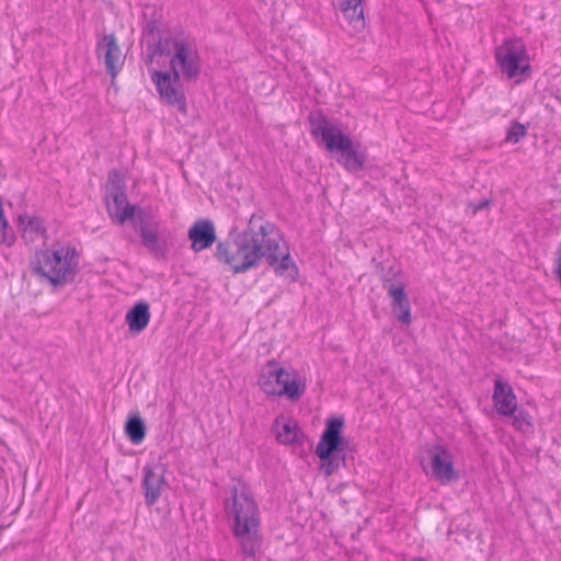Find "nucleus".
<instances>
[{"label": "nucleus", "mask_w": 561, "mask_h": 561, "mask_svg": "<svg viewBox=\"0 0 561 561\" xmlns=\"http://www.w3.org/2000/svg\"><path fill=\"white\" fill-rule=\"evenodd\" d=\"M345 421L342 415L329 417L316 448L320 463L319 470L324 477L332 476L345 462L346 440L343 436Z\"/></svg>", "instance_id": "obj_5"}, {"label": "nucleus", "mask_w": 561, "mask_h": 561, "mask_svg": "<svg viewBox=\"0 0 561 561\" xmlns=\"http://www.w3.org/2000/svg\"><path fill=\"white\" fill-rule=\"evenodd\" d=\"M18 221L24 230V238L27 231L34 232L36 234H44L46 232L43 219L37 216H28L27 214H22L19 216Z\"/></svg>", "instance_id": "obj_23"}, {"label": "nucleus", "mask_w": 561, "mask_h": 561, "mask_svg": "<svg viewBox=\"0 0 561 561\" xmlns=\"http://www.w3.org/2000/svg\"><path fill=\"white\" fill-rule=\"evenodd\" d=\"M558 282L560 283V287H561V277H560V278H558Z\"/></svg>", "instance_id": "obj_35"}, {"label": "nucleus", "mask_w": 561, "mask_h": 561, "mask_svg": "<svg viewBox=\"0 0 561 561\" xmlns=\"http://www.w3.org/2000/svg\"><path fill=\"white\" fill-rule=\"evenodd\" d=\"M150 306L146 300L137 301L126 313L125 320L131 334L141 333L150 321Z\"/></svg>", "instance_id": "obj_19"}, {"label": "nucleus", "mask_w": 561, "mask_h": 561, "mask_svg": "<svg viewBox=\"0 0 561 561\" xmlns=\"http://www.w3.org/2000/svg\"><path fill=\"white\" fill-rule=\"evenodd\" d=\"M413 561H426V560H425V559H423V558H417V559H415V560H413Z\"/></svg>", "instance_id": "obj_34"}, {"label": "nucleus", "mask_w": 561, "mask_h": 561, "mask_svg": "<svg viewBox=\"0 0 561 561\" xmlns=\"http://www.w3.org/2000/svg\"><path fill=\"white\" fill-rule=\"evenodd\" d=\"M386 290L391 298V310L394 317L403 324L409 325L412 322L411 304L405 291L403 282L396 284H386Z\"/></svg>", "instance_id": "obj_16"}, {"label": "nucleus", "mask_w": 561, "mask_h": 561, "mask_svg": "<svg viewBox=\"0 0 561 561\" xmlns=\"http://www.w3.org/2000/svg\"><path fill=\"white\" fill-rule=\"evenodd\" d=\"M16 237L8 219L4 216L3 205L0 204V242L7 247L15 243Z\"/></svg>", "instance_id": "obj_24"}, {"label": "nucleus", "mask_w": 561, "mask_h": 561, "mask_svg": "<svg viewBox=\"0 0 561 561\" xmlns=\"http://www.w3.org/2000/svg\"><path fill=\"white\" fill-rule=\"evenodd\" d=\"M280 239L282 234L278 230V236H275L272 240V249L270 252L267 251L264 260L267 262L268 266L273 267L276 275L285 276L291 282H296L298 279L299 270L288 251L285 254L278 252Z\"/></svg>", "instance_id": "obj_14"}, {"label": "nucleus", "mask_w": 561, "mask_h": 561, "mask_svg": "<svg viewBox=\"0 0 561 561\" xmlns=\"http://www.w3.org/2000/svg\"><path fill=\"white\" fill-rule=\"evenodd\" d=\"M494 57L499 69L507 78L530 76L529 56L525 45L519 41L505 39L502 45L495 48Z\"/></svg>", "instance_id": "obj_7"}, {"label": "nucleus", "mask_w": 561, "mask_h": 561, "mask_svg": "<svg viewBox=\"0 0 561 561\" xmlns=\"http://www.w3.org/2000/svg\"><path fill=\"white\" fill-rule=\"evenodd\" d=\"M124 432L126 437L134 445L142 443L147 435V427L145 420L141 417L139 412L129 413L125 424Z\"/></svg>", "instance_id": "obj_21"}, {"label": "nucleus", "mask_w": 561, "mask_h": 561, "mask_svg": "<svg viewBox=\"0 0 561 561\" xmlns=\"http://www.w3.org/2000/svg\"><path fill=\"white\" fill-rule=\"evenodd\" d=\"M431 458L432 476L442 484L457 481L459 473L454 466L451 453L443 445H434L427 449Z\"/></svg>", "instance_id": "obj_12"}, {"label": "nucleus", "mask_w": 561, "mask_h": 561, "mask_svg": "<svg viewBox=\"0 0 561 561\" xmlns=\"http://www.w3.org/2000/svg\"><path fill=\"white\" fill-rule=\"evenodd\" d=\"M168 467L164 457L159 456L157 461L149 462L142 468L141 486L147 506L154 505L161 496L162 488L168 485L165 479Z\"/></svg>", "instance_id": "obj_10"}, {"label": "nucleus", "mask_w": 561, "mask_h": 561, "mask_svg": "<svg viewBox=\"0 0 561 561\" xmlns=\"http://www.w3.org/2000/svg\"><path fill=\"white\" fill-rule=\"evenodd\" d=\"M336 7L354 31L359 32L365 28L362 0H337Z\"/></svg>", "instance_id": "obj_20"}, {"label": "nucleus", "mask_w": 561, "mask_h": 561, "mask_svg": "<svg viewBox=\"0 0 561 561\" xmlns=\"http://www.w3.org/2000/svg\"><path fill=\"white\" fill-rule=\"evenodd\" d=\"M151 80L163 102L170 106L176 107L179 112L186 114V96L181 81H175L171 72L160 70H151Z\"/></svg>", "instance_id": "obj_11"}, {"label": "nucleus", "mask_w": 561, "mask_h": 561, "mask_svg": "<svg viewBox=\"0 0 561 561\" xmlns=\"http://www.w3.org/2000/svg\"><path fill=\"white\" fill-rule=\"evenodd\" d=\"M78 259L79 252L75 247L36 250L30 259V267L41 280L59 288L75 282L79 273Z\"/></svg>", "instance_id": "obj_4"}, {"label": "nucleus", "mask_w": 561, "mask_h": 561, "mask_svg": "<svg viewBox=\"0 0 561 561\" xmlns=\"http://www.w3.org/2000/svg\"><path fill=\"white\" fill-rule=\"evenodd\" d=\"M225 512L233 518L232 533L239 539L241 552L247 558H255L262 540L257 534L259 508L249 488L244 484L240 492L231 488V503H225Z\"/></svg>", "instance_id": "obj_2"}, {"label": "nucleus", "mask_w": 561, "mask_h": 561, "mask_svg": "<svg viewBox=\"0 0 561 561\" xmlns=\"http://www.w3.org/2000/svg\"><path fill=\"white\" fill-rule=\"evenodd\" d=\"M377 268L380 273V279L382 282L383 289H386V284H396L397 282H402L401 268L396 267L394 265H391L388 268H386V266L382 263H379Z\"/></svg>", "instance_id": "obj_25"}, {"label": "nucleus", "mask_w": 561, "mask_h": 561, "mask_svg": "<svg viewBox=\"0 0 561 561\" xmlns=\"http://www.w3.org/2000/svg\"><path fill=\"white\" fill-rule=\"evenodd\" d=\"M272 431L275 433L277 442L283 445H302L306 439V435L299 430L297 422L283 414L275 419Z\"/></svg>", "instance_id": "obj_17"}, {"label": "nucleus", "mask_w": 561, "mask_h": 561, "mask_svg": "<svg viewBox=\"0 0 561 561\" xmlns=\"http://www.w3.org/2000/svg\"><path fill=\"white\" fill-rule=\"evenodd\" d=\"M507 416L513 419L512 425L520 432H526L533 426L531 416L529 413L525 409L518 408L517 405L515 412L508 414Z\"/></svg>", "instance_id": "obj_26"}, {"label": "nucleus", "mask_w": 561, "mask_h": 561, "mask_svg": "<svg viewBox=\"0 0 561 561\" xmlns=\"http://www.w3.org/2000/svg\"><path fill=\"white\" fill-rule=\"evenodd\" d=\"M187 238L191 241V249L198 253L209 249L217 239L216 228L213 220L202 218L196 220L187 231Z\"/></svg>", "instance_id": "obj_15"}, {"label": "nucleus", "mask_w": 561, "mask_h": 561, "mask_svg": "<svg viewBox=\"0 0 561 561\" xmlns=\"http://www.w3.org/2000/svg\"><path fill=\"white\" fill-rule=\"evenodd\" d=\"M310 133L313 137H321L330 152H337L336 161L348 172L356 173L364 169L367 154L355 148L352 138L337 126L331 125L322 110L311 111L308 115Z\"/></svg>", "instance_id": "obj_3"}, {"label": "nucleus", "mask_w": 561, "mask_h": 561, "mask_svg": "<svg viewBox=\"0 0 561 561\" xmlns=\"http://www.w3.org/2000/svg\"><path fill=\"white\" fill-rule=\"evenodd\" d=\"M527 134V128L524 124L513 121L507 128L505 141L511 144H518L522 138Z\"/></svg>", "instance_id": "obj_28"}, {"label": "nucleus", "mask_w": 561, "mask_h": 561, "mask_svg": "<svg viewBox=\"0 0 561 561\" xmlns=\"http://www.w3.org/2000/svg\"><path fill=\"white\" fill-rule=\"evenodd\" d=\"M278 227L259 214H252L244 229L232 226L225 240L216 244L215 257L228 265L233 274L256 268L271 251Z\"/></svg>", "instance_id": "obj_1"}, {"label": "nucleus", "mask_w": 561, "mask_h": 561, "mask_svg": "<svg viewBox=\"0 0 561 561\" xmlns=\"http://www.w3.org/2000/svg\"><path fill=\"white\" fill-rule=\"evenodd\" d=\"M152 16L150 20L146 21V24L142 28V35L147 39L156 38V36H161L159 28V20L156 19V10L152 9Z\"/></svg>", "instance_id": "obj_30"}, {"label": "nucleus", "mask_w": 561, "mask_h": 561, "mask_svg": "<svg viewBox=\"0 0 561 561\" xmlns=\"http://www.w3.org/2000/svg\"><path fill=\"white\" fill-rule=\"evenodd\" d=\"M149 43H158L161 46V49H163L164 53L159 54L160 56H172L171 48L174 50V42L179 41H187L186 38H173V37H167L162 38L161 36H156V38H149L147 39Z\"/></svg>", "instance_id": "obj_31"}, {"label": "nucleus", "mask_w": 561, "mask_h": 561, "mask_svg": "<svg viewBox=\"0 0 561 561\" xmlns=\"http://www.w3.org/2000/svg\"><path fill=\"white\" fill-rule=\"evenodd\" d=\"M95 53L99 59H103L106 72L115 79L124 65V57L114 33L105 34L96 43Z\"/></svg>", "instance_id": "obj_13"}, {"label": "nucleus", "mask_w": 561, "mask_h": 561, "mask_svg": "<svg viewBox=\"0 0 561 561\" xmlns=\"http://www.w3.org/2000/svg\"><path fill=\"white\" fill-rule=\"evenodd\" d=\"M554 264H556L554 275H556V278L558 279V278H561V242L559 243L556 254H554Z\"/></svg>", "instance_id": "obj_33"}, {"label": "nucleus", "mask_w": 561, "mask_h": 561, "mask_svg": "<svg viewBox=\"0 0 561 561\" xmlns=\"http://www.w3.org/2000/svg\"><path fill=\"white\" fill-rule=\"evenodd\" d=\"M202 70L201 57L191 41L174 42V51L170 58V70L175 81L194 82Z\"/></svg>", "instance_id": "obj_8"}, {"label": "nucleus", "mask_w": 561, "mask_h": 561, "mask_svg": "<svg viewBox=\"0 0 561 561\" xmlns=\"http://www.w3.org/2000/svg\"><path fill=\"white\" fill-rule=\"evenodd\" d=\"M492 204V201L490 198H482L477 202L470 201L468 203V207L471 208L472 214H477L480 210L488 209Z\"/></svg>", "instance_id": "obj_32"}, {"label": "nucleus", "mask_w": 561, "mask_h": 561, "mask_svg": "<svg viewBox=\"0 0 561 561\" xmlns=\"http://www.w3.org/2000/svg\"><path fill=\"white\" fill-rule=\"evenodd\" d=\"M492 400L500 415H508L516 410L517 402L513 388L501 378H496L494 381Z\"/></svg>", "instance_id": "obj_18"}, {"label": "nucleus", "mask_w": 561, "mask_h": 561, "mask_svg": "<svg viewBox=\"0 0 561 561\" xmlns=\"http://www.w3.org/2000/svg\"><path fill=\"white\" fill-rule=\"evenodd\" d=\"M257 385L267 396L286 397L290 401L299 400L306 391V382L298 373L279 367L274 359L263 367Z\"/></svg>", "instance_id": "obj_6"}, {"label": "nucleus", "mask_w": 561, "mask_h": 561, "mask_svg": "<svg viewBox=\"0 0 561 561\" xmlns=\"http://www.w3.org/2000/svg\"><path fill=\"white\" fill-rule=\"evenodd\" d=\"M138 234L144 248H146L157 257L165 256V247L160 242V238L157 231V224L154 225L153 229L140 227Z\"/></svg>", "instance_id": "obj_22"}, {"label": "nucleus", "mask_w": 561, "mask_h": 561, "mask_svg": "<svg viewBox=\"0 0 561 561\" xmlns=\"http://www.w3.org/2000/svg\"><path fill=\"white\" fill-rule=\"evenodd\" d=\"M107 197L113 199V207L107 204V210L113 220L124 225L128 218H131L135 211V205L129 204L126 194V183L119 171L113 169L107 174Z\"/></svg>", "instance_id": "obj_9"}, {"label": "nucleus", "mask_w": 561, "mask_h": 561, "mask_svg": "<svg viewBox=\"0 0 561 561\" xmlns=\"http://www.w3.org/2000/svg\"><path fill=\"white\" fill-rule=\"evenodd\" d=\"M151 219L152 215L149 210H146L145 208L136 205L131 218H128L137 232H139L140 227L149 228V222Z\"/></svg>", "instance_id": "obj_27"}, {"label": "nucleus", "mask_w": 561, "mask_h": 561, "mask_svg": "<svg viewBox=\"0 0 561 561\" xmlns=\"http://www.w3.org/2000/svg\"><path fill=\"white\" fill-rule=\"evenodd\" d=\"M164 53L163 49H161V46L158 43H149L146 41V51L142 53V60L148 68L149 72L151 73V70H156L152 68V64L154 61V58L160 56L159 54Z\"/></svg>", "instance_id": "obj_29"}]
</instances>
